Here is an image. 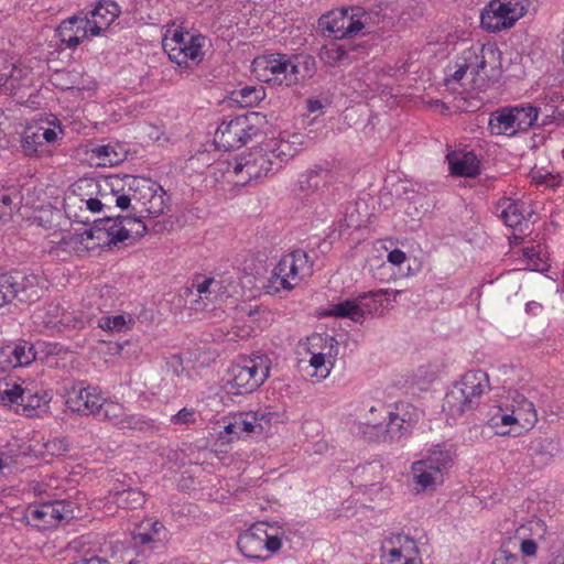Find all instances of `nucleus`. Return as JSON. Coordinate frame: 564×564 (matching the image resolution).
I'll return each instance as SVG.
<instances>
[{
  "label": "nucleus",
  "mask_w": 564,
  "mask_h": 564,
  "mask_svg": "<svg viewBox=\"0 0 564 564\" xmlns=\"http://www.w3.org/2000/svg\"><path fill=\"white\" fill-rule=\"evenodd\" d=\"M238 431L234 427V420L224 426V432L218 435V441L221 444H228L234 440H238Z\"/></svg>",
  "instance_id": "nucleus-59"
},
{
  "label": "nucleus",
  "mask_w": 564,
  "mask_h": 564,
  "mask_svg": "<svg viewBox=\"0 0 564 564\" xmlns=\"http://www.w3.org/2000/svg\"><path fill=\"white\" fill-rule=\"evenodd\" d=\"M323 108V104L319 99H308L307 100V110L310 112H315Z\"/></svg>",
  "instance_id": "nucleus-64"
},
{
  "label": "nucleus",
  "mask_w": 564,
  "mask_h": 564,
  "mask_svg": "<svg viewBox=\"0 0 564 564\" xmlns=\"http://www.w3.org/2000/svg\"><path fill=\"white\" fill-rule=\"evenodd\" d=\"M348 22L346 23V39L354 37L359 33L366 34V26L361 21V17H366V10L361 7L347 8Z\"/></svg>",
  "instance_id": "nucleus-40"
},
{
  "label": "nucleus",
  "mask_w": 564,
  "mask_h": 564,
  "mask_svg": "<svg viewBox=\"0 0 564 564\" xmlns=\"http://www.w3.org/2000/svg\"><path fill=\"white\" fill-rule=\"evenodd\" d=\"M288 72L290 87L304 83L315 75L316 61L308 54L289 56Z\"/></svg>",
  "instance_id": "nucleus-21"
},
{
  "label": "nucleus",
  "mask_w": 564,
  "mask_h": 564,
  "mask_svg": "<svg viewBox=\"0 0 564 564\" xmlns=\"http://www.w3.org/2000/svg\"><path fill=\"white\" fill-rule=\"evenodd\" d=\"M524 212L523 203L516 202L508 197L501 198L496 207V213L499 218L502 219L508 227L518 229L521 234L524 232L522 226H528Z\"/></svg>",
  "instance_id": "nucleus-22"
},
{
  "label": "nucleus",
  "mask_w": 564,
  "mask_h": 564,
  "mask_svg": "<svg viewBox=\"0 0 564 564\" xmlns=\"http://www.w3.org/2000/svg\"><path fill=\"white\" fill-rule=\"evenodd\" d=\"M328 364L329 366H327L326 352L312 354L308 367L313 369V372L310 375L315 377L316 381L325 379L333 367V362L328 361Z\"/></svg>",
  "instance_id": "nucleus-43"
},
{
  "label": "nucleus",
  "mask_w": 564,
  "mask_h": 564,
  "mask_svg": "<svg viewBox=\"0 0 564 564\" xmlns=\"http://www.w3.org/2000/svg\"><path fill=\"white\" fill-rule=\"evenodd\" d=\"M382 564H422L421 561L409 557L400 549L392 547L382 556Z\"/></svg>",
  "instance_id": "nucleus-50"
},
{
  "label": "nucleus",
  "mask_w": 564,
  "mask_h": 564,
  "mask_svg": "<svg viewBox=\"0 0 564 564\" xmlns=\"http://www.w3.org/2000/svg\"><path fill=\"white\" fill-rule=\"evenodd\" d=\"M481 53L479 69L476 70L473 77V85L475 88L485 90L501 78L502 54L494 44L481 45Z\"/></svg>",
  "instance_id": "nucleus-12"
},
{
  "label": "nucleus",
  "mask_w": 564,
  "mask_h": 564,
  "mask_svg": "<svg viewBox=\"0 0 564 564\" xmlns=\"http://www.w3.org/2000/svg\"><path fill=\"white\" fill-rule=\"evenodd\" d=\"M35 357L33 344L26 340L8 343L0 347V371L28 366Z\"/></svg>",
  "instance_id": "nucleus-17"
},
{
  "label": "nucleus",
  "mask_w": 564,
  "mask_h": 564,
  "mask_svg": "<svg viewBox=\"0 0 564 564\" xmlns=\"http://www.w3.org/2000/svg\"><path fill=\"white\" fill-rule=\"evenodd\" d=\"M359 48H364L360 43L349 42L343 45L332 43L323 47L321 56L322 59L330 66H335L337 64H349L354 59L351 53Z\"/></svg>",
  "instance_id": "nucleus-28"
},
{
  "label": "nucleus",
  "mask_w": 564,
  "mask_h": 564,
  "mask_svg": "<svg viewBox=\"0 0 564 564\" xmlns=\"http://www.w3.org/2000/svg\"><path fill=\"white\" fill-rule=\"evenodd\" d=\"M522 413L521 412H514L512 410L511 414H502L500 416H494L491 417V422L494 426H498L497 420H500L501 425H512V424H519L521 422Z\"/></svg>",
  "instance_id": "nucleus-58"
},
{
  "label": "nucleus",
  "mask_w": 564,
  "mask_h": 564,
  "mask_svg": "<svg viewBox=\"0 0 564 564\" xmlns=\"http://www.w3.org/2000/svg\"><path fill=\"white\" fill-rule=\"evenodd\" d=\"M22 386L3 378L0 380V404L11 405L18 404Z\"/></svg>",
  "instance_id": "nucleus-42"
},
{
  "label": "nucleus",
  "mask_w": 564,
  "mask_h": 564,
  "mask_svg": "<svg viewBox=\"0 0 564 564\" xmlns=\"http://www.w3.org/2000/svg\"><path fill=\"white\" fill-rule=\"evenodd\" d=\"M235 100L242 107H253L265 97L263 87L245 86L235 93Z\"/></svg>",
  "instance_id": "nucleus-39"
},
{
  "label": "nucleus",
  "mask_w": 564,
  "mask_h": 564,
  "mask_svg": "<svg viewBox=\"0 0 564 564\" xmlns=\"http://www.w3.org/2000/svg\"><path fill=\"white\" fill-rule=\"evenodd\" d=\"M521 553L527 556H533L536 553L538 545L535 541L531 539L523 540L521 542Z\"/></svg>",
  "instance_id": "nucleus-61"
},
{
  "label": "nucleus",
  "mask_w": 564,
  "mask_h": 564,
  "mask_svg": "<svg viewBox=\"0 0 564 564\" xmlns=\"http://www.w3.org/2000/svg\"><path fill=\"white\" fill-rule=\"evenodd\" d=\"M126 413L122 404L104 399L102 406L97 415L120 429L122 422H124Z\"/></svg>",
  "instance_id": "nucleus-38"
},
{
  "label": "nucleus",
  "mask_w": 564,
  "mask_h": 564,
  "mask_svg": "<svg viewBox=\"0 0 564 564\" xmlns=\"http://www.w3.org/2000/svg\"><path fill=\"white\" fill-rule=\"evenodd\" d=\"M288 62L289 55L281 53L257 56L251 65L252 74L262 83L290 87Z\"/></svg>",
  "instance_id": "nucleus-11"
},
{
  "label": "nucleus",
  "mask_w": 564,
  "mask_h": 564,
  "mask_svg": "<svg viewBox=\"0 0 564 564\" xmlns=\"http://www.w3.org/2000/svg\"><path fill=\"white\" fill-rule=\"evenodd\" d=\"M333 178L330 170L324 167H315L310 170L300 180L301 188L318 191L326 186Z\"/></svg>",
  "instance_id": "nucleus-36"
},
{
  "label": "nucleus",
  "mask_w": 564,
  "mask_h": 564,
  "mask_svg": "<svg viewBox=\"0 0 564 564\" xmlns=\"http://www.w3.org/2000/svg\"><path fill=\"white\" fill-rule=\"evenodd\" d=\"M312 273L313 262L308 254L303 250H294L280 259L263 288L268 294L281 290L291 291Z\"/></svg>",
  "instance_id": "nucleus-3"
},
{
  "label": "nucleus",
  "mask_w": 564,
  "mask_h": 564,
  "mask_svg": "<svg viewBox=\"0 0 564 564\" xmlns=\"http://www.w3.org/2000/svg\"><path fill=\"white\" fill-rule=\"evenodd\" d=\"M64 135L59 124L54 128L42 126H28L21 135V149L29 158L51 156L50 147Z\"/></svg>",
  "instance_id": "nucleus-10"
},
{
  "label": "nucleus",
  "mask_w": 564,
  "mask_h": 564,
  "mask_svg": "<svg viewBox=\"0 0 564 564\" xmlns=\"http://www.w3.org/2000/svg\"><path fill=\"white\" fill-rule=\"evenodd\" d=\"M143 523L149 528V530L153 534V536L159 534V532L164 528L163 523L158 520H155V521L149 520Z\"/></svg>",
  "instance_id": "nucleus-63"
},
{
  "label": "nucleus",
  "mask_w": 564,
  "mask_h": 564,
  "mask_svg": "<svg viewBox=\"0 0 564 564\" xmlns=\"http://www.w3.org/2000/svg\"><path fill=\"white\" fill-rule=\"evenodd\" d=\"M264 415L259 416L258 412H241L234 415V427L238 431V437L250 434H261L264 430L261 421Z\"/></svg>",
  "instance_id": "nucleus-33"
},
{
  "label": "nucleus",
  "mask_w": 564,
  "mask_h": 564,
  "mask_svg": "<svg viewBox=\"0 0 564 564\" xmlns=\"http://www.w3.org/2000/svg\"><path fill=\"white\" fill-rule=\"evenodd\" d=\"M413 480L416 485V491L435 490L436 486L443 482V476L421 460H416L411 466Z\"/></svg>",
  "instance_id": "nucleus-30"
},
{
  "label": "nucleus",
  "mask_w": 564,
  "mask_h": 564,
  "mask_svg": "<svg viewBox=\"0 0 564 564\" xmlns=\"http://www.w3.org/2000/svg\"><path fill=\"white\" fill-rule=\"evenodd\" d=\"M208 39L202 34H192L186 37L182 46L169 50V58L178 66L192 67L198 65L204 58L203 48L206 46Z\"/></svg>",
  "instance_id": "nucleus-16"
},
{
  "label": "nucleus",
  "mask_w": 564,
  "mask_h": 564,
  "mask_svg": "<svg viewBox=\"0 0 564 564\" xmlns=\"http://www.w3.org/2000/svg\"><path fill=\"white\" fill-rule=\"evenodd\" d=\"M84 21L82 18L74 15L61 23L57 31L62 43L67 47H76L83 40Z\"/></svg>",
  "instance_id": "nucleus-32"
},
{
  "label": "nucleus",
  "mask_w": 564,
  "mask_h": 564,
  "mask_svg": "<svg viewBox=\"0 0 564 564\" xmlns=\"http://www.w3.org/2000/svg\"><path fill=\"white\" fill-rule=\"evenodd\" d=\"M503 7H506L507 12L510 18L517 22L521 19L528 11V8L531 4V0H500Z\"/></svg>",
  "instance_id": "nucleus-48"
},
{
  "label": "nucleus",
  "mask_w": 564,
  "mask_h": 564,
  "mask_svg": "<svg viewBox=\"0 0 564 564\" xmlns=\"http://www.w3.org/2000/svg\"><path fill=\"white\" fill-rule=\"evenodd\" d=\"M166 193L161 186L160 192L155 193L153 196V199L151 200V204L148 205L147 213L144 214V217L147 218H155L159 217L164 213V209L166 208Z\"/></svg>",
  "instance_id": "nucleus-49"
},
{
  "label": "nucleus",
  "mask_w": 564,
  "mask_h": 564,
  "mask_svg": "<svg viewBox=\"0 0 564 564\" xmlns=\"http://www.w3.org/2000/svg\"><path fill=\"white\" fill-rule=\"evenodd\" d=\"M93 153L102 161V165H116L121 159L111 145H99L93 150Z\"/></svg>",
  "instance_id": "nucleus-51"
},
{
  "label": "nucleus",
  "mask_w": 564,
  "mask_h": 564,
  "mask_svg": "<svg viewBox=\"0 0 564 564\" xmlns=\"http://www.w3.org/2000/svg\"><path fill=\"white\" fill-rule=\"evenodd\" d=\"M170 422L174 425H189L196 422V411L193 408H183L172 415Z\"/></svg>",
  "instance_id": "nucleus-54"
},
{
  "label": "nucleus",
  "mask_w": 564,
  "mask_h": 564,
  "mask_svg": "<svg viewBox=\"0 0 564 564\" xmlns=\"http://www.w3.org/2000/svg\"><path fill=\"white\" fill-rule=\"evenodd\" d=\"M488 129L492 135H517L513 117L508 106L492 111L489 116Z\"/></svg>",
  "instance_id": "nucleus-29"
},
{
  "label": "nucleus",
  "mask_w": 564,
  "mask_h": 564,
  "mask_svg": "<svg viewBox=\"0 0 564 564\" xmlns=\"http://www.w3.org/2000/svg\"><path fill=\"white\" fill-rule=\"evenodd\" d=\"M82 202H84L87 209H89L93 213H100L105 210V202L101 200L99 196L95 198L91 197L86 200L82 199Z\"/></svg>",
  "instance_id": "nucleus-60"
},
{
  "label": "nucleus",
  "mask_w": 564,
  "mask_h": 564,
  "mask_svg": "<svg viewBox=\"0 0 564 564\" xmlns=\"http://www.w3.org/2000/svg\"><path fill=\"white\" fill-rule=\"evenodd\" d=\"M283 536L284 530L280 525L261 521L239 534L237 546L248 558L265 560L268 556H262V552L267 551L270 554L279 552Z\"/></svg>",
  "instance_id": "nucleus-4"
},
{
  "label": "nucleus",
  "mask_w": 564,
  "mask_h": 564,
  "mask_svg": "<svg viewBox=\"0 0 564 564\" xmlns=\"http://www.w3.org/2000/svg\"><path fill=\"white\" fill-rule=\"evenodd\" d=\"M120 429H130L140 432L155 430L153 421L141 414L126 413Z\"/></svg>",
  "instance_id": "nucleus-44"
},
{
  "label": "nucleus",
  "mask_w": 564,
  "mask_h": 564,
  "mask_svg": "<svg viewBox=\"0 0 564 564\" xmlns=\"http://www.w3.org/2000/svg\"><path fill=\"white\" fill-rule=\"evenodd\" d=\"M119 6L113 1H100L90 11L89 15L82 18L84 21L83 36L99 35L119 15Z\"/></svg>",
  "instance_id": "nucleus-15"
},
{
  "label": "nucleus",
  "mask_w": 564,
  "mask_h": 564,
  "mask_svg": "<svg viewBox=\"0 0 564 564\" xmlns=\"http://www.w3.org/2000/svg\"><path fill=\"white\" fill-rule=\"evenodd\" d=\"M29 524L39 530L56 528L74 518V503L65 500L44 502L29 507L25 513Z\"/></svg>",
  "instance_id": "nucleus-9"
},
{
  "label": "nucleus",
  "mask_w": 564,
  "mask_h": 564,
  "mask_svg": "<svg viewBox=\"0 0 564 564\" xmlns=\"http://www.w3.org/2000/svg\"><path fill=\"white\" fill-rule=\"evenodd\" d=\"M22 195L17 189H11L0 194V221L11 219L13 212L22 205Z\"/></svg>",
  "instance_id": "nucleus-37"
},
{
  "label": "nucleus",
  "mask_w": 564,
  "mask_h": 564,
  "mask_svg": "<svg viewBox=\"0 0 564 564\" xmlns=\"http://www.w3.org/2000/svg\"><path fill=\"white\" fill-rule=\"evenodd\" d=\"M480 23L482 29L490 33L510 29L516 24L500 0H491L486 6L480 15Z\"/></svg>",
  "instance_id": "nucleus-19"
},
{
  "label": "nucleus",
  "mask_w": 564,
  "mask_h": 564,
  "mask_svg": "<svg viewBox=\"0 0 564 564\" xmlns=\"http://www.w3.org/2000/svg\"><path fill=\"white\" fill-rule=\"evenodd\" d=\"M104 397L94 387L74 390L66 401L68 408L83 415H97L102 406Z\"/></svg>",
  "instance_id": "nucleus-18"
},
{
  "label": "nucleus",
  "mask_w": 564,
  "mask_h": 564,
  "mask_svg": "<svg viewBox=\"0 0 564 564\" xmlns=\"http://www.w3.org/2000/svg\"><path fill=\"white\" fill-rule=\"evenodd\" d=\"M261 119L262 117L259 113L252 112L237 116L229 121H223L215 132V144L225 151L240 149L261 134L258 126Z\"/></svg>",
  "instance_id": "nucleus-6"
},
{
  "label": "nucleus",
  "mask_w": 564,
  "mask_h": 564,
  "mask_svg": "<svg viewBox=\"0 0 564 564\" xmlns=\"http://www.w3.org/2000/svg\"><path fill=\"white\" fill-rule=\"evenodd\" d=\"M518 398L520 400L518 402L517 408L514 405H512L513 411L521 412L522 413L521 421H523L524 424L532 426L538 420L534 405L531 401L527 400L523 395L518 394Z\"/></svg>",
  "instance_id": "nucleus-47"
},
{
  "label": "nucleus",
  "mask_w": 564,
  "mask_h": 564,
  "mask_svg": "<svg viewBox=\"0 0 564 564\" xmlns=\"http://www.w3.org/2000/svg\"><path fill=\"white\" fill-rule=\"evenodd\" d=\"M126 215H109L94 220V227L85 231L89 239H97L108 245H117L129 240L132 243L147 232L143 221L145 217L134 216L132 210H124Z\"/></svg>",
  "instance_id": "nucleus-1"
},
{
  "label": "nucleus",
  "mask_w": 564,
  "mask_h": 564,
  "mask_svg": "<svg viewBox=\"0 0 564 564\" xmlns=\"http://www.w3.org/2000/svg\"><path fill=\"white\" fill-rule=\"evenodd\" d=\"M132 540L135 545H145L153 542L154 536L150 532L149 528L144 523H142L132 532Z\"/></svg>",
  "instance_id": "nucleus-55"
},
{
  "label": "nucleus",
  "mask_w": 564,
  "mask_h": 564,
  "mask_svg": "<svg viewBox=\"0 0 564 564\" xmlns=\"http://www.w3.org/2000/svg\"><path fill=\"white\" fill-rule=\"evenodd\" d=\"M43 455L59 457L69 451V443L65 437H54L43 443Z\"/></svg>",
  "instance_id": "nucleus-46"
},
{
  "label": "nucleus",
  "mask_w": 564,
  "mask_h": 564,
  "mask_svg": "<svg viewBox=\"0 0 564 564\" xmlns=\"http://www.w3.org/2000/svg\"><path fill=\"white\" fill-rule=\"evenodd\" d=\"M51 395L46 392L32 391L29 388H21L17 412H21L28 417L40 415L41 412H46L47 404Z\"/></svg>",
  "instance_id": "nucleus-20"
},
{
  "label": "nucleus",
  "mask_w": 564,
  "mask_h": 564,
  "mask_svg": "<svg viewBox=\"0 0 564 564\" xmlns=\"http://www.w3.org/2000/svg\"><path fill=\"white\" fill-rule=\"evenodd\" d=\"M15 67H11L9 72L0 73V91L10 95L19 87V78L14 75Z\"/></svg>",
  "instance_id": "nucleus-52"
},
{
  "label": "nucleus",
  "mask_w": 564,
  "mask_h": 564,
  "mask_svg": "<svg viewBox=\"0 0 564 564\" xmlns=\"http://www.w3.org/2000/svg\"><path fill=\"white\" fill-rule=\"evenodd\" d=\"M514 121L517 133L527 132L538 120L540 109L531 104L508 106Z\"/></svg>",
  "instance_id": "nucleus-31"
},
{
  "label": "nucleus",
  "mask_w": 564,
  "mask_h": 564,
  "mask_svg": "<svg viewBox=\"0 0 564 564\" xmlns=\"http://www.w3.org/2000/svg\"><path fill=\"white\" fill-rule=\"evenodd\" d=\"M45 281L37 274L10 271L0 274V307L18 300L20 303H34L44 293Z\"/></svg>",
  "instance_id": "nucleus-5"
},
{
  "label": "nucleus",
  "mask_w": 564,
  "mask_h": 564,
  "mask_svg": "<svg viewBox=\"0 0 564 564\" xmlns=\"http://www.w3.org/2000/svg\"><path fill=\"white\" fill-rule=\"evenodd\" d=\"M109 500L121 509H137L144 503L145 497L137 488H127L121 491H110Z\"/></svg>",
  "instance_id": "nucleus-34"
},
{
  "label": "nucleus",
  "mask_w": 564,
  "mask_h": 564,
  "mask_svg": "<svg viewBox=\"0 0 564 564\" xmlns=\"http://www.w3.org/2000/svg\"><path fill=\"white\" fill-rule=\"evenodd\" d=\"M216 283L217 282L214 278H206L202 282L194 281L191 286L185 288L184 295H195L199 299L209 300V296L213 293L212 286Z\"/></svg>",
  "instance_id": "nucleus-45"
},
{
  "label": "nucleus",
  "mask_w": 564,
  "mask_h": 564,
  "mask_svg": "<svg viewBox=\"0 0 564 564\" xmlns=\"http://www.w3.org/2000/svg\"><path fill=\"white\" fill-rule=\"evenodd\" d=\"M411 423L404 417H401L398 413L389 412V421L386 424L384 432L382 434L383 442H394L406 436L411 432Z\"/></svg>",
  "instance_id": "nucleus-35"
},
{
  "label": "nucleus",
  "mask_w": 564,
  "mask_h": 564,
  "mask_svg": "<svg viewBox=\"0 0 564 564\" xmlns=\"http://www.w3.org/2000/svg\"><path fill=\"white\" fill-rule=\"evenodd\" d=\"M347 8L340 10L329 11L318 19V28L324 35L333 36L335 39H346V23L348 22Z\"/></svg>",
  "instance_id": "nucleus-26"
},
{
  "label": "nucleus",
  "mask_w": 564,
  "mask_h": 564,
  "mask_svg": "<svg viewBox=\"0 0 564 564\" xmlns=\"http://www.w3.org/2000/svg\"><path fill=\"white\" fill-rule=\"evenodd\" d=\"M97 195L105 202V209L111 210L112 204L116 206V199L120 195H127V175H109L97 181Z\"/></svg>",
  "instance_id": "nucleus-23"
},
{
  "label": "nucleus",
  "mask_w": 564,
  "mask_h": 564,
  "mask_svg": "<svg viewBox=\"0 0 564 564\" xmlns=\"http://www.w3.org/2000/svg\"><path fill=\"white\" fill-rule=\"evenodd\" d=\"M491 564H525V561L520 554L501 547L496 552Z\"/></svg>",
  "instance_id": "nucleus-53"
},
{
  "label": "nucleus",
  "mask_w": 564,
  "mask_h": 564,
  "mask_svg": "<svg viewBox=\"0 0 564 564\" xmlns=\"http://www.w3.org/2000/svg\"><path fill=\"white\" fill-rule=\"evenodd\" d=\"M523 256L528 260V262L533 267L534 270H545V263H540L542 262L541 252L538 251L535 247L524 249Z\"/></svg>",
  "instance_id": "nucleus-56"
},
{
  "label": "nucleus",
  "mask_w": 564,
  "mask_h": 564,
  "mask_svg": "<svg viewBox=\"0 0 564 564\" xmlns=\"http://www.w3.org/2000/svg\"><path fill=\"white\" fill-rule=\"evenodd\" d=\"M488 389L489 378L485 371H467L446 393L443 409L447 410L453 417L460 416L467 411L475 410Z\"/></svg>",
  "instance_id": "nucleus-2"
},
{
  "label": "nucleus",
  "mask_w": 564,
  "mask_h": 564,
  "mask_svg": "<svg viewBox=\"0 0 564 564\" xmlns=\"http://www.w3.org/2000/svg\"><path fill=\"white\" fill-rule=\"evenodd\" d=\"M405 253L400 249H393L388 253V260L390 263L400 265L405 261Z\"/></svg>",
  "instance_id": "nucleus-62"
},
{
  "label": "nucleus",
  "mask_w": 564,
  "mask_h": 564,
  "mask_svg": "<svg viewBox=\"0 0 564 564\" xmlns=\"http://www.w3.org/2000/svg\"><path fill=\"white\" fill-rule=\"evenodd\" d=\"M127 195L116 199V207L121 210H132L134 216L144 217L148 205L151 204L161 185L151 180L127 175Z\"/></svg>",
  "instance_id": "nucleus-8"
},
{
  "label": "nucleus",
  "mask_w": 564,
  "mask_h": 564,
  "mask_svg": "<svg viewBox=\"0 0 564 564\" xmlns=\"http://www.w3.org/2000/svg\"><path fill=\"white\" fill-rule=\"evenodd\" d=\"M481 45L470 46L462 51L455 59L454 73L451 75L455 82H460L464 76L469 72L471 78L477 69H479V62L481 61Z\"/></svg>",
  "instance_id": "nucleus-24"
},
{
  "label": "nucleus",
  "mask_w": 564,
  "mask_h": 564,
  "mask_svg": "<svg viewBox=\"0 0 564 564\" xmlns=\"http://www.w3.org/2000/svg\"><path fill=\"white\" fill-rule=\"evenodd\" d=\"M382 291L368 292L359 295L356 300H346L334 304L326 313L327 316L350 318L354 322H361L366 312L376 310L375 297L380 296Z\"/></svg>",
  "instance_id": "nucleus-14"
},
{
  "label": "nucleus",
  "mask_w": 564,
  "mask_h": 564,
  "mask_svg": "<svg viewBox=\"0 0 564 564\" xmlns=\"http://www.w3.org/2000/svg\"><path fill=\"white\" fill-rule=\"evenodd\" d=\"M454 457L453 446L436 444L429 451L426 458L420 460L425 463L430 470H435L443 476L452 467Z\"/></svg>",
  "instance_id": "nucleus-27"
},
{
  "label": "nucleus",
  "mask_w": 564,
  "mask_h": 564,
  "mask_svg": "<svg viewBox=\"0 0 564 564\" xmlns=\"http://www.w3.org/2000/svg\"><path fill=\"white\" fill-rule=\"evenodd\" d=\"M271 361L265 355H252L243 364L232 367L229 392L239 395L252 393L269 377Z\"/></svg>",
  "instance_id": "nucleus-7"
},
{
  "label": "nucleus",
  "mask_w": 564,
  "mask_h": 564,
  "mask_svg": "<svg viewBox=\"0 0 564 564\" xmlns=\"http://www.w3.org/2000/svg\"><path fill=\"white\" fill-rule=\"evenodd\" d=\"M188 32L174 31L172 37L165 39L163 42V47L169 52L170 48H176V46H182L183 42H186V37L191 36Z\"/></svg>",
  "instance_id": "nucleus-57"
},
{
  "label": "nucleus",
  "mask_w": 564,
  "mask_h": 564,
  "mask_svg": "<svg viewBox=\"0 0 564 564\" xmlns=\"http://www.w3.org/2000/svg\"><path fill=\"white\" fill-rule=\"evenodd\" d=\"M272 161L263 150H256L247 155L236 160L234 164V174L240 176L239 182L245 185L251 180L267 176L272 170Z\"/></svg>",
  "instance_id": "nucleus-13"
},
{
  "label": "nucleus",
  "mask_w": 564,
  "mask_h": 564,
  "mask_svg": "<svg viewBox=\"0 0 564 564\" xmlns=\"http://www.w3.org/2000/svg\"><path fill=\"white\" fill-rule=\"evenodd\" d=\"M133 324V319L131 316L126 317L124 315H115V316H101L97 321V326L104 330H109L111 333L123 332L131 327Z\"/></svg>",
  "instance_id": "nucleus-41"
},
{
  "label": "nucleus",
  "mask_w": 564,
  "mask_h": 564,
  "mask_svg": "<svg viewBox=\"0 0 564 564\" xmlns=\"http://www.w3.org/2000/svg\"><path fill=\"white\" fill-rule=\"evenodd\" d=\"M447 160L453 175L476 177L480 173L479 160L474 152H454Z\"/></svg>",
  "instance_id": "nucleus-25"
}]
</instances>
